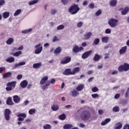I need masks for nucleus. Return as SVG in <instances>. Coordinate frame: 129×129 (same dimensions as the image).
<instances>
[{
    "mask_svg": "<svg viewBox=\"0 0 129 129\" xmlns=\"http://www.w3.org/2000/svg\"><path fill=\"white\" fill-rule=\"evenodd\" d=\"M48 76H45V77H43L40 80V84L41 85H43L44 84H46V83H47V80H48Z\"/></svg>",
    "mask_w": 129,
    "mask_h": 129,
    "instance_id": "obj_12",
    "label": "nucleus"
},
{
    "mask_svg": "<svg viewBox=\"0 0 129 129\" xmlns=\"http://www.w3.org/2000/svg\"><path fill=\"white\" fill-rule=\"evenodd\" d=\"M59 41V38L56 36H54L53 38L52 39V42H58Z\"/></svg>",
    "mask_w": 129,
    "mask_h": 129,
    "instance_id": "obj_48",
    "label": "nucleus"
},
{
    "mask_svg": "<svg viewBox=\"0 0 129 129\" xmlns=\"http://www.w3.org/2000/svg\"><path fill=\"white\" fill-rule=\"evenodd\" d=\"M91 53H92V51L91 50L85 52L83 54L82 58H83V59H86V58H88L89 55H90Z\"/></svg>",
    "mask_w": 129,
    "mask_h": 129,
    "instance_id": "obj_13",
    "label": "nucleus"
},
{
    "mask_svg": "<svg viewBox=\"0 0 129 129\" xmlns=\"http://www.w3.org/2000/svg\"><path fill=\"white\" fill-rule=\"evenodd\" d=\"M18 50L19 51H22V50H24V46L21 45L19 48H18Z\"/></svg>",
    "mask_w": 129,
    "mask_h": 129,
    "instance_id": "obj_63",
    "label": "nucleus"
},
{
    "mask_svg": "<svg viewBox=\"0 0 129 129\" xmlns=\"http://www.w3.org/2000/svg\"><path fill=\"white\" fill-rule=\"evenodd\" d=\"M84 88V85L83 84H81V85H79L76 89L77 90V91H81V90H83V89Z\"/></svg>",
    "mask_w": 129,
    "mask_h": 129,
    "instance_id": "obj_26",
    "label": "nucleus"
},
{
    "mask_svg": "<svg viewBox=\"0 0 129 129\" xmlns=\"http://www.w3.org/2000/svg\"><path fill=\"white\" fill-rule=\"evenodd\" d=\"M108 40H109V37H108V36H105L102 38V43H106L108 42Z\"/></svg>",
    "mask_w": 129,
    "mask_h": 129,
    "instance_id": "obj_30",
    "label": "nucleus"
},
{
    "mask_svg": "<svg viewBox=\"0 0 129 129\" xmlns=\"http://www.w3.org/2000/svg\"><path fill=\"white\" fill-rule=\"evenodd\" d=\"M112 111H113V112H118L119 111V107L115 106L113 108Z\"/></svg>",
    "mask_w": 129,
    "mask_h": 129,
    "instance_id": "obj_37",
    "label": "nucleus"
},
{
    "mask_svg": "<svg viewBox=\"0 0 129 129\" xmlns=\"http://www.w3.org/2000/svg\"><path fill=\"white\" fill-rule=\"evenodd\" d=\"M51 109L53 111H57L59 109V106L57 105H53L51 106Z\"/></svg>",
    "mask_w": 129,
    "mask_h": 129,
    "instance_id": "obj_31",
    "label": "nucleus"
},
{
    "mask_svg": "<svg viewBox=\"0 0 129 129\" xmlns=\"http://www.w3.org/2000/svg\"><path fill=\"white\" fill-rule=\"evenodd\" d=\"M129 12V8L128 7H125L123 10L121 11V14L123 16H125V15L126 14V13Z\"/></svg>",
    "mask_w": 129,
    "mask_h": 129,
    "instance_id": "obj_25",
    "label": "nucleus"
},
{
    "mask_svg": "<svg viewBox=\"0 0 129 129\" xmlns=\"http://www.w3.org/2000/svg\"><path fill=\"white\" fill-rule=\"evenodd\" d=\"M19 65L20 66H24L26 65V62L22 61V62H19Z\"/></svg>",
    "mask_w": 129,
    "mask_h": 129,
    "instance_id": "obj_62",
    "label": "nucleus"
},
{
    "mask_svg": "<svg viewBox=\"0 0 129 129\" xmlns=\"http://www.w3.org/2000/svg\"><path fill=\"white\" fill-rule=\"evenodd\" d=\"M6 61L8 63H13V62H15V57L13 56L8 57L7 59H6Z\"/></svg>",
    "mask_w": 129,
    "mask_h": 129,
    "instance_id": "obj_24",
    "label": "nucleus"
},
{
    "mask_svg": "<svg viewBox=\"0 0 129 129\" xmlns=\"http://www.w3.org/2000/svg\"><path fill=\"white\" fill-rule=\"evenodd\" d=\"M122 129H129V124H125Z\"/></svg>",
    "mask_w": 129,
    "mask_h": 129,
    "instance_id": "obj_60",
    "label": "nucleus"
},
{
    "mask_svg": "<svg viewBox=\"0 0 129 129\" xmlns=\"http://www.w3.org/2000/svg\"><path fill=\"white\" fill-rule=\"evenodd\" d=\"M56 12H57V11L55 9H52L51 10V15H55Z\"/></svg>",
    "mask_w": 129,
    "mask_h": 129,
    "instance_id": "obj_54",
    "label": "nucleus"
},
{
    "mask_svg": "<svg viewBox=\"0 0 129 129\" xmlns=\"http://www.w3.org/2000/svg\"><path fill=\"white\" fill-rule=\"evenodd\" d=\"M122 127V123L121 122H118L116 124L114 129H121Z\"/></svg>",
    "mask_w": 129,
    "mask_h": 129,
    "instance_id": "obj_28",
    "label": "nucleus"
},
{
    "mask_svg": "<svg viewBox=\"0 0 129 129\" xmlns=\"http://www.w3.org/2000/svg\"><path fill=\"white\" fill-rule=\"evenodd\" d=\"M41 66H42V63L41 62L36 63L33 64V68H34V69H38L40 68Z\"/></svg>",
    "mask_w": 129,
    "mask_h": 129,
    "instance_id": "obj_21",
    "label": "nucleus"
},
{
    "mask_svg": "<svg viewBox=\"0 0 129 129\" xmlns=\"http://www.w3.org/2000/svg\"><path fill=\"white\" fill-rule=\"evenodd\" d=\"M111 121V119L108 118L105 119V120L101 122V125H105L106 124H107L109 122H110Z\"/></svg>",
    "mask_w": 129,
    "mask_h": 129,
    "instance_id": "obj_18",
    "label": "nucleus"
},
{
    "mask_svg": "<svg viewBox=\"0 0 129 129\" xmlns=\"http://www.w3.org/2000/svg\"><path fill=\"white\" fill-rule=\"evenodd\" d=\"M99 42H100L99 38H96L94 41V44L95 45H98L99 44Z\"/></svg>",
    "mask_w": 129,
    "mask_h": 129,
    "instance_id": "obj_46",
    "label": "nucleus"
},
{
    "mask_svg": "<svg viewBox=\"0 0 129 129\" xmlns=\"http://www.w3.org/2000/svg\"><path fill=\"white\" fill-rule=\"evenodd\" d=\"M77 95H79V92L76 90H74L72 92V96H73V97H76Z\"/></svg>",
    "mask_w": 129,
    "mask_h": 129,
    "instance_id": "obj_36",
    "label": "nucleus"
},
{
    "mask_svg": "<svg viewBox=\"0 0 129 129\" xmlns=\"http://www.w3.org/2000/svg\"><path fill=\"white\" fill-rule=\"evenodd\" d=\"M13 103H14V102L12 100V98L11 97L8 98L7 100V104H8V105H13Z\"/></svg>",
    "mask_w": 129,
    "mask_h": 129,
    "instance_id": "obj_27",
    "label": "nucleus"
},
{
    "mask_svg": "<svg viewBox=\"0 0 129 129\" xmlns=\"http://www.w3.org/2000/svg\"><path fill=\"white\" fill-rule=\"evenodd\" d=\"M16 84H17V83L16 81H13V82H10L7 83V86H10V87H16Z\"/></svg>",
    "mask_w": 129,
    "mask_h": 129,
    "instance_id": "obj_19",
    "label": "nucleus"
},
{
    "mask_svg": "<svg viewBox=\"0 0 129 129\" xmlns=\"http://www.w3.org/2000/svg\"><path fill=\"white\" fill-rule=\"evenodd\" d=\"M80 10V8H79L78 5L74 4L69 8V12L71 15H76L79 12Z\"/></svg>",
    "mask_w": 129,
    "mask_h": 129,
    "instance_id": "obj_1",
    "label": "nucleus"
},
{
    "mask_svg": "<svg viewBox=\"0 0 129 129\" xmlns=\"http://www.w3.org/2000/svg\"><path fill=\"white\" fill-rule=\"evenodd\" d=\"M68 2H69V0H61V3L64 5H67L68 4Z\"/></svg>",
    "mask_w": 129,
    "mask_h": 129,
    "instance_id": "obj_52",
    "label": "nucleus"
},
{
    "mask_svg": "<svg viewBox=\"0 0 129 129\" xmlns=\"http://www.w3.org/2000/svg\"><path fill=\"white\" fill-rule=\"evenodd\" d=\"M65 26L63 25H60L57 27V31H60V30H64Z\"/></svg>",
    "mask_w": 129,
    "mask_h": 129,
    "instance_id": "obj_43",
    "label": "nucleus"
},
{
    "mask_svg": "<svg viewBox=\"0 0 129 129\" xmlns=\"http://www.w3.org/2000/svg\"><path fill=\"white\" fill-rule=\"evenodd\" d=\"M34 48L35 49V50L34 51L35 54L38 55L42 53V51H43V46H42V44L38 43L36 44Z\"/></svg>",
    "mask_w": 129,
    "mask_h": 129,
    "instance_id": "obj_2",
    "label": "nucleus"
},
{
    "mask_svg": "<svg viewBox=\"0 0 129 129\" xmlns=\"http://www.w3.org/2000/svg\"><path fill=\"white\" fill-rule=\"evenodd\" d=\"M14 38H9L6 41V44L7 45H12L14 43Z\"/></svg>",
    "mask_w": 129,
    "mask_h": 129,
    "instance_id": "obj_22",
    "label": "nucleus"
},
{
    "mask_svg": "<svg viewBox=\"0 0 129 129\" xmlns=\"http://www.w3.org/2000/svg\"><path fill=\"white\" fill-rule=\"evenodd\" d=\"M39 2V0H34L31 2H29L28 3L29 6H33V5H36L38 2Z\"/></svg>",
    "mask_w": 129,
    "mask_h": 129,
    "instance_id": "obj_38",
    "label": "nucleus"
},
{
    "mask_svg": "<svg viewBox=\"0 0 129 129\" xmlns=\"http://www.w3.org/2000/svg\"><path fill=\"white\" fill-rule=\"evenodd\" d=\"M117 23H118V20L114 18H111L109 20L108 23L111 28H115L117 26Z\"/></svg>",
    "mask_w": 129,
    "mask_h": 129,
    "instance_id": "obj_4",
    "label": "nucleus"
},
{
    "mask_svg": "<svg viewBox=\"0 0 129 129\" xmlns=\"http://www.w3.org/2000/svg\"><path fill=\"white\" fill-rule=\"evenodd\" d=\"M4 19H8L10 17V12H5L3 14Z\"/></svg>",
    "mask_w": 129,
    "mask_h": 129,
    "instance_id": "obj_32",
    "label": "nucleus"
},
{
    "mask_svg": "<svg viewBox=\"0 0 129 129\" xmlns=\"http://www.w3.org/2000/svg\"><path fill=\"white\" fill-rule=\"evenodd\" d=\"M101 10H99L98 11H97L96 12V16H100V15H101Z\"/></svg>",
    "mask_w": 129,
    "mask_h": 129,
    "instance_id": "obj_51",
    "label": "nucleus"
},
{
    "mask_svg": "<svg viewBox=\"0 0 129 129\" xmlns=\"http://www.w3.org/2000/svg\"><path fill=\"white\" fill-rule=\"evenodd\" d=\"M21 13H22V10L21 9H18L15 12V13L14 14V16H19V15H20Z\"/></svg>",
    "mask_w": 129,
    "mask_h": 129,
    "instance_id": "obj_44",
    "label": "nucleus"
},
{
    "mask_svg": "<svg viewBox=\"0 0 129 129\" xmlns=\"http://www.w3.org/2000/svg\"><path fill=\"white\" fill-rule=\"evenodd\" d=\"M33 31V29L30 28L28 30H24L22 31V34H28V33H31V31Z\"/></svg>",
    "mask_w": 129,
    "mask_h": 129,
    "instance_id": "obj_39",
    "label": "nucleus"
},
{
    "mask_svg": "<svg viewBox=\"0 0 129 129\" xmlns=\"http://www.w3.org/2000/svg\"><path fill=\"white\" fill-rule=\"evenodd\" d=\"M22 51H17L16 52H15L13 53V56L14 57H19L20 56V55H22Z\"/></svg>",
    "mask_w": 129,
    "mask_h": 129,
    "instance_id": "obj_33",
    "label": "nucleus"
},
{
    "mask_svg": "<svg viewBox=\"0 0 129 129\" xmlns=\"http://www.w3.org/2000/svg\"><path fill=\"white\" fill-rule=\"evenodd\" d=\"M105 34H110L111 33V30L109 28H107L105 31Z\"/></svg>",
    "mask_w": 129,
    "mask_h": 129,
    "instance_id": "obj_49",
    "label": "nucleus"
},
{
    "mask_svg": "<svg viewBox=\"0 0 129 129\" xmlns=\"http://www.w3.org/2000/svg\"><path fill=\"white\" fill-rule=\"evenodd\" d=\"M88 3V2L87 1H85L83 3V6H84L86 7V6H87Z\"/></svg>",
    "mask_w": 129,
    "mask_h": 129,
    "instance_id": "obj_64",
    "label": "nucleus"
},
{
    "mask_svg": "<svg viewBox=\"0 0 129 129\" xmlns=\"http://www.w3.org/2000/svg\"><path fill=\"white\" fill-rule=\"evenodd\" d=\"M72 127H73V125H72L71 124H66L63 126V128L64 129H70Z\"/></svg>",
    "mask_w": 129,
    "mask_h": 129,
    "instance_id": "obj_34",
    "label": "nucleus"
},
{
    "mask_svg": "<svg viewBox=\"0 0 129 129\" xmlns=\"http://www.w3.org/2000/svg\"><path fill=\"white\" fill-rule=\"evenodd\" d=\"M118 70L120 72H122V71H128L129 64L124 63L123 65H121L119 67Z\"/></svg>",
    "mask_w": 129,
    "mask_h": 129,
    "instance_id": "obj_5",
    "label": "nucleus"
},
{
    "mask_svg": "<svg viewBox=\"0 0 129 129\" xmlns=\"http://www.w3.org/2000/svg\"><path fill=\"white\" fill-rule=\"evenodd\" d=\"M119 96H120L119 94H116L114 96L115 99H118V98H119Z\"/></svg>",
    "mask_w": 129,
    "mask_h": 129,
    "instance_id": "obj_61",
    "label": "nucleus"
},
{
    "mask_svg": "<svg viewBox=\"0 0 129 129\" xmlns=\"http://www.w3.org/2000/svg\"><path fill=\"white\" fill-rule=\"evenodd\" d=\"M5 3L6 2H5L4 0H0V7L1 6H4V5H5Z\"/></svg>",
    "mask_w": 129,
    "mask_h": 129,
    "instance_id": "obj_59",
    "label": "nucleus"
},
{
    "mask_svg": "<svg viewBox=\"0 0 129 129\" xmlns=\"http://www.w3.org/2000/svg\"><path fill=\"white\" fill-rule=\"evenodd\" d=\"M89 8H90V9H94V4L91 3L89 4Z\"/></svg>",
    "mask_w": 129,
    "mask_h": 129,
    "instance_id": "obj_58",
    "label": "nucleus"
},
{
    "mask_svg": "<svg viewBox=\"0 0 129 129\" xmlns=\"http://www.w3.org/2000/svg\"><path fill=\"white\" fill-rule=\"evenodd\" d=\"M29 113L30 115L34 114V113H36V109L33 108V109H30L29 110Z\"/></svg>",
    "mask_w": 129,
    "mask_h": 129,
    "instance_id": "obj_42",
    "label": "nucleus"
},
{
    "mask_svg": "<svg viewBox=\"0 0 129 129\" xmlns=\"http://www.w3.org/2000/svg\"><path fill=\"white\" fill-rule=\"evenodd\" d=\"M91 96L93 98H99V95L98 94H92Z\"/></svg>",
    "mask_w": 129,
    "mask_h": 129,
    "instance_id": "obj_47",
    "label": "nucleus"
},
{
    "mask_svg": "<svg viewBox=\"0 0 129 129\" xmlns=\"http://www.w3.org/2000/svg\"><path fill=\"white\" fill-rule=\"evenodd\" d=\"M28 85V82L26 80H23L20 83V86L22 88H26Z\"/></svg>",
    "mask_w": 129,
    "mask_h": 129,
    "instance_id": "obj_17",
    "label": "nucleus"
},
{
    "mask_svg": "<svg viewBox=\"0 0 129 129\" xmlns=\"http://www.w3.org/2000/svg\"><path fill=\"white\" fill-rule=\"evenodd\" d=\"M94 60L95 61H98V60H99V59H100V56L97 54H96L95 55V56H94Z\"/></svg>",
    "mask_w": 129,
    "mask_h": 129,
    "instance_id": "obj_41",
    "label": "nucleus"
},
{
    "mask_svg": "<svg viewBox=\"0 0 129 129\" xmlns=\"http://www.w3.org/2000/svg\"><path fill=\"white\" fill-rule=\"evenodd\" d=\"M117 4V1L116 0H111L110 2V6L111 7H115Z\"/></svg>",
    "mask_w": 129,
    "mask_h": 129,
    "instance_id": "obj_29",
    "label": "nucleus"
},
{
    "mask_svg": "<svg viewBox=\"0 0 129 129\" xmlns=\"http://www.w3.org/2000/svg\"><path fill=\"white\" fill-rule=\"evenodd\" d=\"M92 91L93 92H97V91H98V88L96 87L93 88L92 89Z\"/></svg>",
    "mask_w": 129,
    "mask_h": 129,
    "instance_id": "obj_50",
    "label": "nucleus"
},
{
    "mask_svg": "<svg viewBox=\"0 0 129 129\" xmlns=\"http://www.w3.org/2000/svg\"><path fill=\"white\" fill-rule=\"evenodd\" d=\"M17 116L19 117L18 118L19 121H24V118L27 117V114L26 113H19Z\"/></svg>",
    "mask_w": 129,
    "mask_h": 129,
    "instance_id": "obj_9",
    "label": "nucleus"
},
{
    "mask_svg": "<svg viewBox=\"0 0 129 129\" xmlns=\"http://www.w3.org/2000/svg\"><path fill=\"white\" fill-rule=\"evenodd\" d=\"M83 25V23L82 22H80L77 24V26L79 28H81L82 25Z\"/></svg>",
    "mask_w": 129,
    "mask_h": 129,
    "instance_id": "obj_55",
    "label": "nucleus"
},
{
    "mask_svg": "<svg viewBox=\"0 0 129 129\" xmlns=\"http://www.w3.org/2000/svg\"><path fill=\"white\" fill-rule=\"evenodd\" d=\"M84 50V48L81 46V47H78V46L76 45L73 48V52L74 53H78V52H81V51H83Z\"/></svg>",
    "mask_w": 129,
    "mask_h": 129,
    "instance_id": "obj_8",
    "label": "nucleus"
},
{
    "mask_svg": "<svg viewBox=\"0 0 129 129\" xmlns=\"http://www.w3.org/2000/svg\"><path fill=\"white\" fill-rule=\"evenodd\" d=\"M6 90L7 91H12V90H13V88H12V87H6Z\"/></svg>",
    "mask_w": 129,
    "mask_h": 129,
    "instance_id": "obj_57",
    "label": "nucleus"
},
{
    "mask_svg": "<svg viewBox=\"0 0 129 129\" xmlns=\"http://www.w3.org/2000/svg\"><path fill=\"white\" fill-rule=\"evenodd\" d=\"M81 118L83 120H88L90 118V113L88 111H83L81 115Z\"/></svg>",
    "mask_w": 129,
    "mask_h": 129,
    "instance_id": "obj_3",
    "label": "nucleus"
},
{
    "mask_svg": "<svg viewBox=\"0 0 129 129\" xmlns=\"http://www.w3.org/2000/svg\"><path fill=\"white\" fill-rule=\"evenodd\" d=\"M79 71H80V68H79V67H77L74 69L73 71H72V75H74V74H76V73H78Z\"/></svg>",
    "mask_w": 129,
    "mask_h": 129,
    "instance_id": "obj_23",
    "label": "nucleus"
},
{
    "mask_svg": "<svg viewBox=\"0 0 129 129\" xmlns=\"http://www.w3.org/2000/svg\"><path fill=\"white\" fill-rule=\"evenodd\" d=\"M10 114H11V110L9 109H6L5 110V113H4V116L5 117L6 120H10Z\"/></svg>",
    "mask_w": 129,
    "mask_h": 129,
    "instance_id": "obj_7",
    "label": "nucleus"
},
{
    "mask_svg": "<svg viewBox=\"0 0 129 129\" xmlns=\"http://www.w3.org/2000/svg\"><path fill=\"white\" fill-rule=\"evenodd\" d=\"M71 61V58L69 56H67L65 58L64 60L61 61V64H67V63H69Z\"/></svg>",
    "mask_w": 129,
    "mask_h": 129,
    "instance_id": "obj_15",
    "label": "nucleus"
},
{
    "mask_svg": "<svg viewBox=\"0 0 129 129\" xmlns=\"http://www.w3.org/2000/svg\"><path fill=\"white\" fill-rule=\"evenodd\" d=\"M12 76V73L10 72H7L3 75V78H7L8 77H11Z\"/></svg>",
    "mask_w": 129,
    "mask_h": 129,
    "instance_id": "obj_35",
    "label": "nucleus"
},
{
    "mask_svg": "<svg viewBox=\"0 0 129 129\" xmlns=\"http://www.w3.org/2000/svg\"><path fill=\"white\" fill-rule=\"evenodd\" d=\"M43 127L44 129H51L52 126L49 124H46L43 125Z\"/></svg>",
    "mask_w": 129,
    "mask_h": 129,
    "instance_id": "obj_40",
    "label": "nucleus"
},
{
    "mask_svg": "<svg viewBox=\"0 0 129 129\" xmlns=\"http://www.w3.org/2000/svg\"><path fill=\"white\" fill-rule=\"evenodd\" d=\"M62 50L61 49L60 47H57L54 51V53L55 55H59L60 53H61V51Z\"/></svg>",
    "mask_w": 129,
    "mask_h": 129,
    "instance_id": "obj_20",
    "label": "nucleus"
},
{
    "mask_svg": "<svg viewBox=\"0 0 129 129\" xmlns=\"http://www.w3.org/2000/svg\"><path fill=\"white\" fill-rule=\"evenodd\" d=\"M59 118L61 120H64V119H65V118H66V115H65V114H62L61 115H60L59 116Z\"/></svg>",
    "mask_w": 129,
    "mask_h": 129,
    "instance_id": "obj_45",
    "label": "nucleus"
},
{
    "mask_svg": "<svg viewBox=\"0 0 129 129\" xmlns=\"http://www.w3.org/2000/svg\"><path fill=\"white\" fill-rule=\"evenodd\" d=\"M62 74L63 75H72V71H71V69H66L63 73Z\"/></svg>",
    "mask_w": 129,
    "mask_h": 129,
    "instance_id": "obj_14",
    "label": "nucleus"
},
{
    "mask_svg": "<svg viewBox=\"0 0 129 129\" xmlns=\"http://www.w3.org/2000/svg\"><path fill=\"white\" fill-rule=\"evenodd\" d=\"M55 81V79H51L50 82L47 81L45 85L41 86L42 90H46L48 89V86H50V84H53Z\"/></svg>",
    "mask_w": 129,
    "mask_h": 129,
    "instance_id": "obj_6",
    "label": "nucleus"
},
{
    "mask_svg": "<svg viewBox=\"0 0 129 129\" xmlns=\"http://www.w3.org/2000/svg\"><path fill=\"white\" fill-rule=\"evenodd\" d=\"M6 70V68L5 67H0V73H3L4 71Z\"/></svg>",
    "mask_w": 129,
    "mask_h": 129,
    "instance_id": "obj_56",
    "label": "nucleus"
},
{
    "mask_svg": "<svg viewBox=\"0 0 129 129\" xmlns=\"http://www.w3.org/2000/svg\"><path fill=\"white\" fill-rule=\"evenodd\" d=\"M20 63H15V64L14 65L13 69H17L18 68V67H20Z\"/></svg>",
    "mask_w": 129,
    "mask_h": 129,
    "instance_id": "obj_53",
    "label": "nucleus"
},
{
    "mask_svg": "<svg viewBox=\"0 0 129 129\" xmlns=\"http://www.w3.org/2000/svg\"><path fill=\"white\" fill-rule=\"evenodd\" d=\"M91 36H92V33L91 32H86L84 35V40H89L91 38Z\"/></svg>",
    "mask_w": 129,
    "mask_h": 129,
    "instance_id": "obj_11",
    "label": "nucleus"
},
{
    "mask_svg": "<svg viewBox=\"0 0 129 129\" xmlns=\"http://www.w3.org/2000/svg\"><path fill=\"white\" fill-rule=\"evenodd\" d=\"M13 101L15 103H19L21 101V98L18 95H15L13 96Z\"/></svg>",
    "mask_w": 129,
    "mask_h": 129,
    "instance_id": "obj_16",
    "label": "nucleus"
},
{
    "mask_svg": "<svg viewBox=\"0 0 129 129\" xmlns=\"http://www.w3.org/2000/svg\"><path fill=\"white\" fill-rule=\"evenodd\" d=\"M126 50H127V46H125L121 47V48L119 51V54L124 55V54L126 53Z\"/></svg>",
    "mask_w": 129,
    "mask_h": 129,
    "instance_id": "obj_10",
    "label": "nucleus"
}]
</instances>
